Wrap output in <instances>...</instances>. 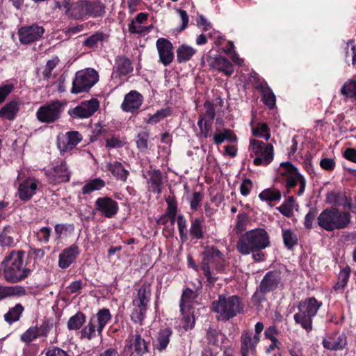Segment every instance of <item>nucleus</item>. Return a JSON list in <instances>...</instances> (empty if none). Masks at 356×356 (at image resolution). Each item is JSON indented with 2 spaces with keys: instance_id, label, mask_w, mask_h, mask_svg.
<instances>
[{
  "instance_id": "obj_1",
  "label": "nucleus",
  "mask_w": 356,
  "mask_h": 356,
  "mask_svg": "<svg viewBox=\"0 0 356 356\" xmlns=\"http://www.w3.org/2000/svg\"><path fill=\"white\" fill-rule=\"evenodd\" d=\"M62 7L67 17L77 20H83L88 17H99L105 13V6L99 1L63 0Z\"/></svg>"
},
{
  "instance_id": "obj_2",
  "label": "nucleus",
  "mask_w": 356,
  "mask_h": 356,
  "mask_svg": "<svg viewBox=\"0 0 356 356\" xmlns=\"http://www.w3.org/2000/svg\"><path fill=\"white\" fill-rule=\"evenodd\" d=\"M24 254L12 252L1 264L0 275L9 283H17L26 278L30 270L24 264Z\"/></svg>"
},
{
  "instance_id": "obj_3",
  "label": "nucleus",
  "mask_w": 356,
  "mask_h": 356,
  "mask_svg": "<svg viewBox=\"0 0 356 356\" xmlns=\"http://www.w3.org/2000/svg\"><path fill=\"white\" fill-rule=\"evenodd\" d=\"M321 302L315 298H308L301 300L298 305V312L294 314L295 322L300 325L307 332L312 330L313 318L321 307Z\"/></svg>"
},
{
  "instance_id": "obj_4",
  "label": "nucleus",
  "mask_w": 356,
  "mask_h": 356,
  "mask_svg": "<svg viewBox=\"0 0 356 356\" xmlns=\"http://www.w3.org/2000/svg\"><path fill=\"white\" fill-rule=\"evenodd\" d=\"M279 172L285 181L286 192L284 195L292 192L298 196L303 194L305 189L306 180L299 173L296 168L290 163H282L279 168Z\"/></svg>"
},
{
  "instance_id": "obj_5",
  "label": "nucleus",
  "mask_w": 356,
  "mask_h": 356,
  "mask_svg": "<svg viewBox=\"0 0 356 356\" xmlns=\"http://www.w3.org/2000/svg\"><path fill=\"white\" fill-rule=\"evenodd\" d=\"M281 284L282 277L280 271H269L264 275L252 298V300L257 307V309H261L259 307L261 303L266 300V295L276 290Z\"/></svg>"
},
{
  "instance_id": "obj_6",
  "label": "nucleus",
  "mask_w": 356,
  "mask_h": 356,
  "mask_svg": "<svg viewBox=\"0 0 356 356\" xmlns=\"http://www.w3.org/2000/svg\"><path fill=\"white\" fill-rule=\"evenodd\" d=\"M222 256L221 252L213 246H208L202 253L201 269L207 277V285L209 286H213L218 280L217 277L211 275V266L215 264L216 270L222 271L224 268Z\"/></svg>"
},
{
  "instance_id": "obj_7",
  "label": "nucleus",
  "mask_w": 356,
  "mask_h": 356,
  "mask_svg": "<svg viewBox=\"0 0 356 356\" xmlns=\"http://www.w3.org/2000/svg\"><path fill=\"white\" fill-rule=\"evenodd\" d=\"M213 311L219 314L218 319L229 320L243 310L239 298L236 296L226 297L219 296L217 300L212 302Z\"/></svg>"
},
{
  "instance_id": "obj_8",
  "label": "nucleus",
  "mask_w": 356,
  "mask_h": 356,
  "mask_svg": "<svg viewBox=\"0 0 356 356\" xmlns=\"http://www.w3.org/2000/svg\"><path fill=\"white\" fill-rule=\"evenodd\" d=\"M349 213L341 211L337 209H325L318 217V225L327 230L332 231L342 229L350 222Z\"/></svg>"
},
{
  "instance_id": "obj_9",
  "label": "nucleus",
  "mask_w": 356,
  "mask_h": 356,
  "mask_svg": "<svg viewBox=\"0 0 356 356\" xmlns=\"http://www.w3.org/2000/svg\"><path fill=\"white\" fill-rule=\"evenodd\" d=\"M111 319L108 309H102L90 317L88 324L81 331V338L91 340L96 336H101L107 323Z\"/></svg>"
},
{
  "instance_id": "obj_10",
  "label": "nucleus",
  "mask_w": 356,
  "mask_h": 356,
  "mask_svg": "<svg viewBox=\"0 0 356 356\" xmlns=\"http://www.w3.org/2000/svg\"><path fill=\"white\" fill-rule=\"evenodd\" d=\"M248 149L250 156H254L253 163L256 165L266 166L273 160L274 149L270 143L250 138Z\"/></svg>"
},
{
  "instance_id": "obj_11",
  "label": "nucleus",
  "mask_w": 356,
  "mask_h": 356,
  "mask_svg": "<svg viewBox=\"0 0 356 356\" xmlns=\"http://www.w3.org/2000/svg\"><path fill=\"white\" fill-rule=\"evenodd\" d=\"M66 104L63 100L50 101L38 109L37 119L42 123H53L60 119Z\"/></svg>"
},
{
  "instance_id": "obj_12",
  "label": "nucleus",
  "mask_w": 356,
  "mask_h": 356,
  "mask_svg": "<svg viewBox=\"0 0 356 356\" xmlns=\"http://www.w3.org/2000/svg\"><path fill=\"white\" fill-rule=\"evenodd\" d=\"M99 80L97 72L91 68L79 71L72 83L71 92L79 94L90 89Z\"/></svg>"
},
{
  "instance_id": "obj_13",
  "label": "nucleus",
  "mask_w": 356,
  "mask_h": 356,
  "mask_svg": "<svg viewBox=\"0 0 356 356\" xmlns=\"http://www.w3.org/2000/svg\"><path fill=\"white\" fill-rule=\"evenodd\" d=\"M150 296L151 291L149 286L143 285L139 288L138 298L133 300V304L136 306V308L131 314V318L135 322L141 323L144 319Z\"/></svg>"
},
{
  "instance_id": "obj_14",
  "label": "nucleus",
  "mask_w": 356,
  "mask_h": 356,
  "mask_svg": "<svg viewBox=\"0 0 356 356\" xmlns=\"http://www.w3.org/2000/svg\"><path fill=\"white\" fill-rule=\"evenodd\" d=\"M99 104L97 99L81 102L75 107L68 110V115L74 119H85L91 117L99 108Z\"/></svg>"
},
{
  "instance_id": "obj_15",
  "label": "nucleus",
  "mask_w": 356,
  "mask_h": 356,
  "mask_svg": "<svg viewBox=\"0 0 356 356\" xmlns=\"http://www.w3.org/2000/svg\"><path fill=\"white\" fill-rule=\"evenodd\" d=\"M44 33V29L37 24L25 25L18 29L17 35L21 44H29L39 40Z\"/></svg>"
},
{
  "instance_id": "obj_16",
  "label": "nucleus",
  "mask_w": 356,
  "mask_h": 356,
  "mask_svg": "<svg viewBox=\"0 0 356 356\" xmlns=\"http://www.w3.org/2000/svg\"><path fill=\"white\" fill-rule=\"evenodd\" d=\"M241 243V245H269V236L264 229H254L242 236Z\"/></svg>"
},
{
  "instance_id": "obj_17",
  "label": "nucleus",
  "mask_w": 356,
  "mask_h": 356,
  "mask_svg": "<svg viewBox=\"0 0 356 356\" xmlns=\"http://www.w3.org/2000/svg\"><path fill=\"white\" fill-rule=\"evenodd\" d=\"M70 174L71 172L64 161L56 164L52 169L46 172L49 181L54 184L69 181Z\"/></svg>"
},
{
  "instance_id": "obj_18",
  "label": "nucleus",
  "mask_w": 356,
  "mask_h": 356,
  "mask_svg": "<svg viewBox=\"0 0 356 356\" xmlns=\"http://www.w3.org/2000/svg\"><path fill=\"white\" fill-rule=\"evenodd\" d=\"M156 46L159 56V61L164 66H168L172 63L174 59L172 44L167 39L161 38L156 40Z\"/></svg>"
},
{
  "instance_id": "obj_19",
  "label": "nucleus",
  "mask_w": 356,
  "mask_h": 356,
  "mask_svg": "<svg viewBox=\"0 0 356 356\" xmlns=\"http://www.w3.org/2000/svg\"><path fill=\"white\" fill-rule=\"evenodd\" d=\"M95 204L96 209L107 218L113 217L118 211V202L108 197L97 198Z\"/></svg>"
},
{
  "instance_id": "obj_20",
  "label": "nucleus",
  "mask_w": 356,
  "mask_h": 356,
  "mask_svg": "<svg viewBox=\"0 0 356 356\" xmlns=\"http://www.w3.org/2000/svg\"><path fill=\"white\" fill-rule=\"evenodd\" d=\"M40 182L33 177H29L22 181L18 186V194L20 200H29L36 193Z\"/></svg>"
},
{
  "instance_id": "obj_21",
  "label": "nucleus",
  "mask_w": 356,
  "mask_h": 356,
  "mask_svg": "<svg viewBox=\"0 0 356 356\" xmlns=\"http://www.w3.org/2000/svg\"><path fill=\"white\" fill-rule=\"evenodd\" d=\"M143 102V96L136 90H131L124 97L121 108L125 112L138 111Z\"/></svg>"
},
{
  "instance_id": "obj_22",
  "label": "nucleus",
  "mask_w": 356,
  "mask_h": 356,
  "mask_svg": "<svg viewBox=\"0 0 356 356\" xmlns=\"http://www.w3.org/2000/svg\"><path fill=\"white\" fill-rule=\"evenodd\" d=\"M81 140L82 136L79 131H68L58 142V146L60 152L63 154L73 149Z\"/></svg>"
},
{
  "instance_id": "obj_23",
  "label": "nucleus",
  "mask_w": 356,
  "mask_h": 356,
  "mask_svg": "<svg viewBox=\"0 0 356 356\" xmlns=\"http://www.w3.org/2000/svg\"><path fill=\"white\" fill-rule=\"evenodd\" d=\"M241 355H254L257 345L259 342L257 337H252L248 331H243L241 336Z\"/></svg>"
},
{
  "instance_id": "obj_24",
  "label": "nucleus",
  "mask_w": 356,
  "mask_h": 356,
  "mask_svg": "<svg viewBox=\"0 0 356 356\" xmlns=\"http://www.w3.org/2000/svg\"><path fill=\"white\" fill-rule=\"evenodd\" d=\"M127 348L130 356H143L148 351V343L140 334H136L129 340Z\"/></svg>"
},
{
  "instance_id": "obj_25",
  "label": "nucleus",
  "mask_w": 356,
  "mask_h": 356,
  "mask_svg": "<svg viewBox=\"0 0 356 356\" xmlns=\"http://www.w3.org/2000/svg\"><path fill=\"white\" fill-rule=\"evenodd\" d=\"M133 71V67L130 60L123 56H118L115 60V66L112 76L113 78L126 76Z\"/></svg>"
},
{
  "instance_id": "obj_26",
  "label": "nucleus",
  "mask_w": 356,
  "mask_h": 356,
  "mask_svg": "<svg viewBox=\"0 0 356 356\" xmlns=\"http://www.w3.org/2000/svg\"><path fill=\"white\" fill-rule=\"evenodd\" d=\"M172 334V330L171 328L164 327L161 329L153 343L154 348L160 353L165 350L170 341Z\"/></svg>"
},
{
  "instance_id": "obj_27",
  "label": "nucleus",
  "mask_w": 356,
  "mask_h": 356,
  "mask_svg": "<svg viewBox=\"0 0 356 356\" xmlns=\"http://www.w3.org/2000/svg\"><path fill=\"white\" fill-rule=\"evenodd\" d=\"M323 346L329 350L342 349L346 345V338L343 334L334 333L327 339L323 340Z\"/></svg>"
},
{
  "instance_id": "obj_28",
  "label": "nucleus",
  "mask_w": 356,
  "mask_h": 356,
  "mask_svg": "<svg viewBox=\"0 0 356 356\" xmlns=\"http://www.w3.org/2000/svg\"><path fill=\"white\" fill-rule=\"evenodd\" d=\"M78 254V246H70L65 249L59 255V266L61 268H67L74 261Z\"/></svg>"
},
{
  "instance_id": "obj_29",
  "label": "nucleus",
  "mask_w": 356,
  "mask_h": 356,
  "mask_svg": "<svg viewBox=\"0 0 356 356\" xmlns=\"http://www.w3.org/2000/svg\"><path fill=\"white\" fill-rule=\"evenodd\" d=\"M106 168L115 179L122 181H126L129 175V170H126L123 165L118 161L106 163Z\"/></svg>"
},
{
  "instance_id": "obj_30",
  "label": "nucleus",
  "mask_w": 356,
  "mask_h": 356,
  "mask_svg": "<svg viewBox=\"0 0 356 356\" xmlns=\"http://www.w3.org/2000/svg\"><path fill=\"white\" fill-rule=\"evenodd\" d=\"M210 65L223 72L227 76H230L234 72V67L232 63L222 56H219L212 60Z\"/></svg>"
},
{
  "instance_id": "obj_31",
  "label": "nucleus",
  "mask_w": 356,
  "mask_h": 356,
  "mask_svg": "<svg viewBox=\"0 0 356 356\" xmlns=\"http://www.w3.org/2000/svg\"><path fill=\"white\" fill-rule=\"evenodd\" d=\"M166 202L168 204L166 215L161 217L157 220L158 224H164L166 222L167 216L170 219L172 223L175 221V216L177 209V203L174 196H168L166 198Z\"/></svg>"
},
{
  "instance_id": "obj_32",
  "label": "nucleus",
  "mask_w": 356,
  "mask_h": 356,
  "mask_svg": "<svg viewBox=\"0 0 356 356\" xmlns=\"http://www.w3.org/2000/svg\"><path fill=\"white\" fill-rule=\"evenodd\" d=\"M198 294L197 291H193L189 288H186L182 293L181 298L180 300V311L184 312L186 309H188L191 313L192 309L191 303L195 299L197 298Z\"/></svg>"
},
{
  "instance_id": "obj_33",
  "label": "nucleus",
  "mask_w": 356,
  "mask_h": 356,
  "mask_svg": "<svg viewBox=\"0 0 356 356\" xmlns=\"http://www.w3.org/2000/svg\"><path fill=\"white\" fill-rule=\"evenodd\" d=\"M148 15L145 13H140L137 15L131 23L129 25V30L131 33H142L149 31L150 28H146L142 24L147 19Z\"/></svg>"
},
{
  "instance_id": "obj_34",
  "label": "nucleus",
  "mask_w": 356,
  "mask_h": 356,
  "mask_svg": "<svg viewBox=\"0 0 356 356\" xmlns=\"http://www.w3.org/2000/svg\"><path fill=\"white\" fill-rule=\"evenodd\" d=\"M197 53V50L185 44H181L177 49V60L179 63H186L190 60Z\"/></svg>"
},
{
  "instance_id": "obj_35",
  "label": "nucleus",
  "mask_w": 356,
  "mask_h": 356,
  "mask_svg": "<svg viewBox=\"0 0 356 356\" xmlns=\"http://www.w3.org/2000/svg\"><path fill=\"white\" fill-rule=\"evenodd\" d=\"M19 111V104L15 101H12L5 104L0 109V117L8 120H13Z\"/></svg>"
},
{
  "instance_id": "obj_36",
  "label": "nucleus",
  "mask_w": 356,
  "mask_h": 356,
  "mask_svg": "<svg viewBox=\"0 0 356 356\" xmlns=\"http://www.w3.org/2000/svg\"><path fill=\"white\" fill-rule=\"evenodd\" d=\"M149 190L159 194L161 193L162 175L159 170H152L149 172Z\"/></svg>"
},
{
  "instance_id": "obj_37",
  "label": "nucleus",
  "mask_w": 356,
  "mask_h": 356,
  "mask_svg": "<svg viewBox=\"0 0 356 356\" xmlns=\"http://www.w3.org/2000/svg\"><path fill=\"white\" fill-rule=\"evenodd\" d=\"M340 92L347 98L356 99V76L348 79L343 84Z\"/></svg>"
},
{
  "instance_id": "obj_38",
  "label": "nucleus",
  "mask_w": 356,
  "mask_h": 356,
  "mask_svg": "<svg viewBox=\"0 0 356 356\" xmlns=\"http://www.w3.org/2000/svg\"><path fill=\"white\" fill-rule=\"evenodd\" d=\"M105 186V181L100 178L89 180L82 188L83 194H90L95 191H99Z\"/></svg>"
},
{
  "instance_id": "obj_39",
  "label": "nucleus",
  "mask_w": 356,
  "mask_h": 356,
  "mask_svg": "<svg viewBox=\"0 0 356 356\" xmlns=\"http://www.w3.org/2000/svg\"><path fill=\"white\" fill-rule=\"evenodd\" d=\"M259 197L261 200L266 202L280 201L282 193L276 188H267L259 193Z\"/></svg>"
},
{
  "instance_id": "obj_40",
  "label": "nucleus",
  "mask_w": 356,
  "mask_h": 356,
  "mask_svg": "<svg viewBox=\"0 0 356 356\" xmlns=\"http://www.w3.org/2000/svg\"><path fill=\"white\" fill-rule=\"evenodd\" d=\"M24 307L21 304H17L15 307L10 308L4 315L5 321L10 324L17 321L24 312Z\"/></svg>"
},
{
  "instance_id": "obj_41",
  "label": "nucleus",
  "mask_w": 356,
  "mask_h": 356,
  "mask_svg": "<svg viewBox=\"0 0 356 356\" xmlns=\"http://www.w3.org/2000/svg\"><path fill=\"white\" fill-rule=\"evenodd\" d=\"M86 315L83 313L78 312L70 318L67 322V328L70 330H79L86 322Z\"/></svg>"
},
{
  "instance_id": "obj_42",
  "label": "nucleus",
  "mask_w": 356,
  "mask_h": 356,
  "mask_svg": "<svg viewBox=\"0 0 356 356\" xmlns=\"http://www.w3.org/2000/svg\"><path fill=\"white\" fill-rule=\"evenodd\" d=\"M295 207V200L293 196H289L284 203L277 207V209L284 216L291 217Z\"/></svg>"
},
{
  "instance_id": "obj_43",
  "label": "nucleus",
  "mask_w": 356,
  "mask_h": 356,
  "mask_svg": "<svg viewBox=\"0 0 356 356\" xmlns=\"http://www.w3.org/2000/svg\"><path fill=\"white\" fill-rule=\"evenodd\" d=\"M252 131L255 137L262 138L266 140L270 138V129L266 123H259L256 127L252 129Z\"/></svg>"
},
{
  "instance_id": "obj_44",
  "label": "nucleus",
  "mask_w": 356,
  "mask_h": 356,
  "mask_svg": "<svg viewBox=\"0 0 356 356\" xmlns=\"http://www.w3.org/2000/svg\"><path fill=\"white\" fill-rule=\"evenodd\" d=\"M190 234L192 238L200 239L204 236L202 226V220L199 218H195L192 220L191 227H190Z\"/></svg>"
},
{
  "instance_id": "obj_45",
  "label": "nucleus",
  "mask_w": 356,
  "mask_h": 356,
  "mask_svg": "<svg viewBox=\"0 0 356 356\" xmlns=\"http://www.w3.org/2000/svg\"><path fill=\"white\" fill-rule=\"evenodd\" d=\"M108 35L102 32H96L91 36L88 37L84 42L86 46L92 48L107 38Z\"/></svg>"
},
{
  "instance_id": "obj_46",
  "label": "nucleus",
  "mask_w": 356,
  "mask_h": 356,
  "mask_svg": "<svg viewBox=\"0 0 356 356\" xmlns=\"http://www.w3.org/2000/svg\"><path fill=\"white\" fill-rule=\"evenodd\" d=\"M183 315L182 322L183 327L185 330L192 329L195 325V317L194 312L191 309V313L188 309H186L184 312H181Z\"/></svg>"
},
{
  "instance_id": "obj_47",
  "label": "nucleus",
  "mask_w": 356,
  "mask_h": 356,
  "mask_svg": "<svg viewBox=\"0 0 356 356\" xmlns=\"http://www.w3.org/2000/svg\"><path fill=\"white\" fill-rule=\"evenodd\" d=\"M177 223L178 226L179 232L182 241H185L187 239V220L183 215H179L177 217Z\"/></svg>"
},
{
  "instance_id": "obj_48",
  "label": "nucleus",
  "mask_w": 356,
  "mask_h": 356,
  "mask_svg": "<svg viewBox=\"0 0 356 356\" xmlns=\"http://www.w3.org/2000/svg\"><path fill=\"white\" fill-rule=\"evenodd\" d=\"M74 229L72 224H58L55 226V232L58 237H64L71 234Z\"/></svg>"
},
{
  "instance_id": "obj_49",
  "label": "nucleus",
  "mask_w": 356,
  "mask_h": 356,
  "mask_svg": "<svg viewBox=\"0 0 356 356\" xmlns=\"http://www.w3.org/2000/svg\"><path fill=\"white\" fill-rule=\"evenodd\" d=\"M220 332L217 329L209 327L207 331L206 338L209 345L219 346L218 337Z\"/></svg>"
},
{
  "instance_id": "obj_50",
  "label": "nucleus",
  "mask_w": 356,
  "mask_h": 356,
  "mask_svg": "<svg viewBox=\"0 0 356 356\" xmlns=\"http://www.w3.org/2000/svg\"><path fill=\"white\" fill-rule=\"evenodd\" d=\"M197 125L200 129L202 134L204 138L210 137L211 135L212 122L205 120L204 118H200Z\"/></svg>"
},
{
  "instance_id": "obj_51",
  "label": "nucleus",
  "mask_w": 356,
  "mask_h": 356,
  "mask_svg": "<svg viewBox=\"0 0 356 356\" xmlns=\"http://www.w3.org/2000/svg\"><path fill=\"white\" fill-rule=\"evenodd\" d=\"M263 100L266 105L273 108L275 105V96L270 88L266 87L263 89Z\"/></svg>"
},
{
  "instance_id": "obj_52",
  "label": "nucleus",
  "mask_w": 356,
  "mask_h": 356,
  "mask_svg": "<svg viewBox=\"0 0 356 356\" xmlns=\"http://www.w3.org/2000/svg\"><path fill=\"white\" fill-rule=\"evenodd\" d=\"M37 326L29 327L22 336L21 340L25 343H30L36 338L39 337Z\"/></svg>"
},
{
  "instance_id": "obj_53",
  "label": "nucleus",
  "mask_w": 356,
  "mask_h": 356,
  "mask_svg": "<svg viewBox=\"0 0 356 356\" xmlns=\"http://www.w3.org/2000/svg\"><path fill=\"white\" fill-rule=\"evenodd\" d=\"M169 114L168 111L165 109L159 110L156 113L150 116L146 121L147 124H155L162 120Z\"/></svg>"
},
{
  "instance_id": "obj_54",
  "label": "nucleus",
  "mask_w": 356,
  "mask_h": 356,
  "mask_svg": "<svg viewBox=\"0 0 356 356\" xmlns=\"http://www.w3.org/2000/svg\"><path fill=\"white\" fill-rule=\"evenodd\" d=\"M282 237L284 245H296L297 243V236L290 229H282Z\"/></svg>"
},
{
  "instance_id": "obj_55",
  "label": "nucleus",
  "mask_w": 356,
  "mask_h": 356,
  "mask_svg": "<svg viewBox=\"0 0 356 356\" xmlns=\"http://www.w3.org/2000/svg\"><path fill=\"white\" fill-rule=\"evenodd\" d=\"M149 138V134L147 132H142L138 134L136 140L137 147L141 152H144L147 149L148 145L147 140Z\"/></svg>"
},
{
  "instance_id": "obj_56",
  "label": "nucleus",
  "mask_w": 356,
  "mask_h": 356,
  "mask_svg": "<svg viewBox=\"0 0 356 356\" xmlns=\"http://www.w3.org/2000/svg\"><path fill=\"white\" fill-rule=\"evenodd\" d=\"M348 278L349 271L346 269L342 270L339 275L338 282L334 286V289L339 290L343 289L347 284Z\"/></svg>"
},
{
  "instance_id": "obj_57",
  "label": "nucleus",
  "mask_w": 356,
  "mask_h": 356,
  "mask_svg": "<svg viewBox=\"0 0 356 356\" xmlns=\"http://www.w3.org/2000/svg\"><path fill=\"white\" fill-rule=\"evenodd\" d=\"M8 296H17L21 297L26 295V290L24 287L19 285L7 286Z\"/></svg>"
},
{
  "instance_id": "obj_58",
  "label": "nucleus",
  "mask_w": 356,
  "mask_h": 356,
  "mask_svg": "<svg viewBox=\"0 0 356 356\" xmlns=\"http://www.w3.org/2000/svg\"><path fill=\"white\" fill-rule=\"evenodd\" d=\"M204 107L205 108V114L204 116H200V118H204L205 120L212 122L216 115L213 104L209 102H206L204 104Z\"/></svg>"
},
{
  "instance_id": "obj_59",
  "label": "nucleus",
  "mask_w": 356,
  "mask_h": 356,
  "mask_svg": "<svg viewBox=\"0 0 356 356\" xmlns=\"http://www.w3.org/2000/svg\"><path fill=\"white\" fill-rule=\"evenodd\" d=\"M58 64L57 59L49 60L42 70V75L44 79H49L51 75L52 70L56 67Z\"/></svg>"
},
{
  "instance_id": "obj_60",
  "label": "nucleus",
  "mask_w": 356,
  "mask_h": 356,
  "mask_svg": "<svg viewBox=\"0 0 356 356\" xmlns=\"http://www.w3.org/2000/svg\"><path fill=\"white\" fill-rule=\"evenodd\" d=\"M343 195L341 193L334 191H331L326 195V201L330 204H341V199Z\"/></svg>"
},
{
  "instance_id": "obj_61",
  "label": "nucleus",
  "mask_w": 356,
  "mask_h": 356,
  "mask_svg": "<svg viewBox=\"0 0 356 356\" xmlns=\"http://www.w3.org/2000/svg\"><path fill=\"white\" fill-rule=\"evenodd\" d=\"M277 334H278V330L274 325L268 327L267 329H266V330L264 332V335H265L266 338L269 339L270 341H271V342L274 345H276L277 343H278V340L275 337V336Z\"/></svg>"
},
{
  "instance_id": "obj_62",
  "label": "nucleus",
  "mask_w": 356,
  "mask_h": 356,
  "mask_svg": "<svg viewBox=\"0 0 356 356\" xmlns=\"http://www.w3.org/2000/svg\"><path fill=\"white\" fill-rule=\"evenodd\" d=\"M51 229L50 227H42L37 232V237L40 243H46L49 242Z\"/></svg>"
},
{
  "instance_id": "obj_63",
  "label": "nucleus",
  "mask_w": 356,
  "mask_h": 356,
  "mask_svg": "<svg viewBox=\"0 0 356 356\" xmlns=\"http://www.w3.org/2000/svg\"><path fill=\"white\" fill-rule=\"evenodd\" d=\"M14 88L15 86L13 83H6L0 87V104L6 99Z\"/></svg>"
},
{
  "instance_id": "obj_64",
  "label": "nucleus",
  "mask_w": 356,
  "mask_h": 356,
  "mask_svg": "<svg viewBox=\"0 0 356 356\" xmlns=\"http://www.w3.org/2000/svg\"><path fill=\"white\" fill-rule=\"evenodd\" d=\"M319 164L321 168L326 171H332L336 165L334 160L332 158H323Z\"/></svg>"
}]
</instances>
